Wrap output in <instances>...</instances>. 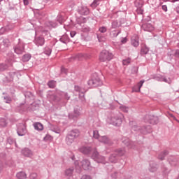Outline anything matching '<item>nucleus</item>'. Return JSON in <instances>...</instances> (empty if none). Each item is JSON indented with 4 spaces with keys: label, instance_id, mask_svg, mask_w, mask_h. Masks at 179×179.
<instances>
[{
    "label": "nucleus",
    "instance_id": "bb28decb",
    "mask_svg": "<svg viewBox=\"0 0 179 179\" xmlns=\"http://www.w3.org/2000/svg\"><path fill=\"white\" fill-rule=\"evenodd\" d=\"M123 65H129V64H131V59H124L122 62Z\"/></svg>",
    "mask_w": 179,
    "mask_h": 179
},
{
    "label": "nucleus",
    "instance_id": "1a4fd4ad",
    "mask_svg": "<svg viewBox=\"0 0 179 179\" xmlns=\"http://www.w3.org/2000/svg\"><path fill=\"white\" fill-rule=\"evenodd\" d=\"M80 135V132L79 131V130H73L69 134V136H70L71 138H73L74 140L76 139V138L79 137Z\"/></svg>",
    "mask_w": 179,
    "mask_h": 179
},
{
    "label": "nucleus",
    "instance_id": "f257e3e1",
    "mask_svg": "<svg viewBox=\"0 0 179 179\" xmlns=\"http://www.w3.org/2000/svg\"><path fill=\"white\" fill-rule=\"evenodd\" d=\"M111 59H113V54L107 50L102 51L99 55L101 62H107V61H111Z\"/></svg>",
    "mask_w": 179,
    "mask_h": 179
},
{
    "label": "nucleus",
    "instance_id": "09e8293b",
    "mask_svg": "<svg viewBox=\"0 0 179 179\" xmlns=\"http://www.w3.org/2000/svg\"><path fill=\"white\" fill-rule=\"evenodd\" d=\"M167 0H164V2H166Z\"/></svg>",
    "mask_w": 179,
    "mask_h": 179
},
{
    "label": "nucleus",
    "instance_id": "f3484780",
    "mask_svg": "<svg viewBox=\"0 0 179 179\" xmlns=\"http://www.w3.org/2000/svg\"><path fill=\"white\" fill-rule=\"evenodd\" d=\"M80 152L82 153H84V155H88V153H90V148L89 147H83L80 148Z\"/></svg>",
    "mask_w": 179,
    "mask_h": 179
},
{
    "label": "nucleus",
    "instance_id": "72a5a7b5",
    "mask_svg": "<svg viewBox=\"0 0 179 179\" xmlns=\"http://www.w3.org/2000/svg\"><path fill=\"white\" fill-rule=\"evenodd\" d=\"M127 41H128V39H127V38H123L121 40L122 44H125V43H127Z\"/></svg>",
    "mask_w": 179,
    "mask_h": 179
},
{
    "label": "nucleus",
    "instance_id": "49530a36",
    "mask_svg": "<svg viewBox=\"0 0 179 179\" xmlns=\"http://www.w3.org/2000/svg\"><path fill=\"white\" fill-rule=\"evenodd\" d=\"M31 176H34V177H37V175L36 173H33Z\"/></svg>",
    "mask_w": 179,
    "mask_h": 179
},
{
    "label": "nucleus",
    "instance_id": "79ce46f5",
    "mask_svg": "<svg viewBox=\"0 0 179 179\" xmlns=\"http://www.w3.org/2000/svg\"><path fill=\"white\" fill-rule=\"evenodd\" d=\"M3 169V165H2V162H0V171Z\"/></svg>",
    "mask_w": 179,
    "mask_h": 179
},
{
    "label": "nucleus",
    "instance_id": "7c9ffc66",
    "mask_svg": "<svg viewBox=\"0 0 179 179\" xmlns=\"http://www.w3.org/2000/svg\"><path fill=\"white\" fill-rule=\"evenodd\" d=\"M120 110L124 113H128V108L126 106H120Z\"/></svg>",
    "mask_w": 179,
    "mask_h": 179
},
{
    "label": "nucleus",
    "instance_id": "ea45409f",
    "mask_svg": "<svg viewBox=\"0 0 179 179\" xmlns=\"http://www.w3.org/2000/svg\"><path fill=\"white\" fill-rule=\"evenodd\" d=\"M24 5H29V0H23Z\"/></svg>",
    "mask_w": 179,
    "mask_h": 179
},
{
    "label": "nucleus",
    "instance_id": "a211bd4d",
    "mask_svg": "<svg viewBox=\"0 0 179 179\" xmlns=\"http://www.w3.org/2000/svg\"><path fill=\"white\" fill-rule=\"evenodd\" d=\"M36 43L37 45H43L44 44V38L43 37H39L36 38Z\"/></svg>",
    "mask_w": 179,
    "mask_h": 179
},
{
    "label": "nucleus",
    "instance_id": "c9c22d12",
    "mask_svg": "<svg viewBox=\"0 0 179 179\" xmlns=\"http://www.w3.org/2000/svg\"><path fill=\"white\" fill-rule=\"evenodd\" d=\"M71 37H75L76 36V32L75 31H73L70 33Z\"/></svg>",
    "mask_w": 179,
    "mask_h": 179
},
{
    "label": "nucleus",
    "instance_id": "4468645a",
    "mask_svg": "<svg viewBox=\"0 0 179 179\" xmlns=\"http://www.w3.org/2000/svg\"><path fill=\"white\" fill-rule=\"evenodd\" d=\"M141 52L143 55H145L149 52V48L146 45L143 44L141 47Z\"/></svg>",
    "mask_w": 179,
    "mask_h": 179
},
{
    "label": "nucleus",
    "instance_id": "412c9836",
    "mask_svg": "<svg viewBox=\"0 0 179 179\" xmlns=\"http://www.w3.org/2000/svg\"><path fill=\"white\" fill-rule=\"evenodd\" d=\"M74 141L75 140L72 137H71L69 135L67 136V138L66 139L67 145H71V144L73 143Z\"/></svg>",
    "mask_w": 179,
    "mask_h": 179
},
{
    "label": "nucleus",
    "instance_id": "6e6552de",
    "mask_svg": "<svg viewBox=\"0 0 179 179\" xmlns=\"http://www.w3.org/2000/svg\"><path fill=\"white\" fill-rule=\"evenodd\" d=\"M143 83H145V80H141L137 85L133 87V92H141V87L143 86Z\"/></svg>",
    "mask_w": 179,
    "mask_h": 179
},
{
    "label": "nucleus",
    "instance_id": "f704fd0d",
    "mask_svg": "<svg viewBox=\"0 0 179 179\" xmlns=\"http://www.w3.org/2000/svg\"><path fill=\"white\" fill-rule=\"evenodd\" d=\"M81 179H92V178H90L89 176L84 175L82 176Z\"/></svg>",
    "mask_w": 179,
    "mask_h": 179
},
{
    "label": "nucleus",
    "instance_id": "2eb2a0df",
    "mask_svg": "<svg viewBox=\"0 0 179 179\" xmlns=\"http://www.w3.org/2000/svg\"><path fill=\"white\" fill-rule=\"evenodd\" d=\"M17 178L18 179H26L27 178V175L24 172H19L17 173Z\"/></svg>",
    "mask_w": 179,
    "mask_h": 179
},
{
    "label": "nucleus",
    "instance_id": "c85d7f7f",
    "mask_svg": "<svg viewBox=\"0 0 179 179\" xmlns=\"http://www.w3.org/2000/svg\"><path fill=\"white\" fill-rule=\"evenodd\" d=\"M0 125L1 127H6V121L2 119L1 120H0Z\"/></svg>",
    "mask_w": 179,
    "mask_h": 179
},
{
    "label": "nucleus",
    "instance_id": "f8f14e48",
    "mask_svg": "<svg viewBox=\"0 0 179 179\" xmlns=\"http://www.w3.org/2000/svg\"><path fill=\"white\" fill-rule=\"evenodd\" d=\"M79 12H80V15H87L90 13L89 8H87V7H86V6H82L79 9Z\"/></svg>",
    "mask_w": 179,
    "mask_h": 179
},
{
    "label": "nucleus",
    "instance_id": "473e14b6",
    "mask_svg": "<svg viewBox=\"0 0 179 179\" xmlns=\"http://www.w3.org/2000/svg\"><path fill=\"white\" fill-rule=\"evenodd\" d=\"M137 13H139L140 15H142L143 13V10L142 8H139L137 9Z\"/></svg>",
    "mask_w": 179,
    "mask_h": 179
},
{
    "label": "nucleus",
    "instance_id": "58836bf2",
    "mask_svg": "<svg viewBox=\"0 0 179 179\" xmlns=\"http://www.w3.org/2000/svg\"><path fill=\"white\" fill-rule=\"evenodd\" d=\"M162 9H163V10H164L165 12H167V6H162Z\"/></svg>",
    "mask_w": 179,
    "mask_h": 179
},
{
    "label": "nucleus",
    "instance_id": "c03bdc74",
    "mask_svg": "<svg viewBox=\"0 0 179 179\" xmlns=\"http://www.w3.org/2000/svg\"><path fill=\"white\" fill-rule=\"evenodd\" d=\"M92 83H94L93 80L89 81V85H92Z\"/></svg>",
    "mask_w": 179,
    "mask_h": 179
},
{
    "label": "nucleus",
    "instance_id": "a19ab883",
    "mask_svg": "<svg viewBox=\"0 0 179 179\" xmlns=\"http://www.w3.org/2000/svg\"><path fill=\"white\" fill-rule=\"evenodd\" d=\"M45 54H47V55H50V54H51V49H48V52H45Z\"/></svg>",
    "mask_w": 179,
    "mask_h": 179
},
{
    "label": "nucleus",
    "instance_id": "e433bc0d",
    "mask_svg": "<svg viewBox=\"0 0 179 179\" xmlns=\"http://www.w3.org/2000/svg\"><path fill=\"white\" fill-rule=\"evenodd\" d=\"M175 55H176L178 58H179V50H176L175 51Z\"/></svg>",
    "mask_w": 179,
    "mask_h": 179
},
{
    "label": "nucleus",
    "instance_id": "b1692460",
    "mask_svg": "<svg viewBox=\"0 0 179 179\" xmlns=\"http://www.w3.org/2000/svg\"><path fill=\"white\" fill-rule=\"evenodd\" d=\"M49 87H50L51 89H54V87H55V81L54 80H51L48 83Z\"/></svg>",
    "mask_w": 179,
    "mask_h": 179
},
{
    "label": "nucleus",
    "instance_id": "4be33fe9",
    "mask_svg": "<svg viewBox=\"0 0 179 179\" xmlns=\"http://www.w3.org/2000/svg\"><path fill=\"white\" fill-rule=\"evenodd\" d=\"M30 58H31V56H30V55H25L22 57V61L23 62H27L30 61Z\"/></svg>",
    "mask_w": 179,
    "mask_h": 179
},
{
    "label": "nucleus",
    "instance_id": "f03ea898",
    "mask_svg": "<svg viewBox=\"0 0 179 179\" xmlns=\"http://www.w3.org/2000/svg\"><path fill=\"white\" fill-rule=\"evenodd\" d=\"M122 117V115L120 117H115L111 118V124L113 125H115L116 127H119V125H121L122 124V119L121 118Z\"/></svg>",
    "mask_w": 179,
    "mask_h": 179
},
{
    "label": "nucleus",
    "instance_id": "423d86ee",
    "mask_svg": "<svg viewBox=\"0 0 179 179\" xmlns=\"http://www.w3.org/2000/svg\"><path fill=\"white\" fill-rule=\"evenodd\" d=\"M27 132L26 130V126H24V124H21L19 127H18V130H17V134L20 136H23Z\"/></svg>",
    "mask_w": 179,
    "mask_h": 179
},
{
    "label": "nucleus",
    "instance_id": "4c0bfd02",
    "mask_svg": "<svg viewBox=\"0 0 179 179\" xmlns=\"http://www.w3.org/2000/svg\"><path fill=\"white\" fill-rule=\"evenodd\" d=\"M75 90H76V92H80V86H75Z\"/></svg>",
    "mask_w": 179,
    "mask_h": 179
},
{
    "label": "nucleus",
    "instance_id": "dca6fc26",
    "mask_svg": "<svg viewBox=\"0 0 179 179\" xmlns=\"http://www.w3.org/2000/svg\"><path fill=\"white\" fill-rule=\"evenodd\" d=\"M82 57H84V58H85V59H89L90 58H92V56L90 55H83V54H78L76 56V58H78V59H80V58H82Z\"/></svg>",
    "mask_w": 179,
    "mask_h": 179
},
{
    "label": "nucleus",
    "instance_id": "39448f33",
    "mask_svg": "<svg viewBox=\"0 0 179 179\" xmlns=\"http://www.w3.org/2000/svg\"><path fill=\"white\" fill-rule=\"evenodd\" d=\"M92 159H94L98 162V163H103L104 162V157L99 155V152H97V151L94 152Z\"/></svg>",
    "mask_w": 179,
    "mask_h": 179
},
{
    "label": "nucleus",
    "instance_id": "cd10ccee",
    "mask_svg": "<svg viewBox=\"0 0 179 179\" xmlns=\"http://www.w3.org/2000/svg\"><path fill=\"white\" fill-rule=\"evenodd\" d=\"M43 139L44 141H52V137L48 134L44 137Z\"/></svg>",
    "mask_w": 179,
    "mask_h": 179
},
{
    "label": "nucleus",
    "instance_id": "2f4dec72",
    "mask_svg": "<svg viewBox=\"0 0 179 179\" xmlns=\"http://www.w3.org/2000/svg\"><path fill=\"white\" fill-rule=\"evenodd\" d=\"M53 100H54L55 101H57V102L61 101V99H60L59 97L57 96H53Z\"/></svg>",
    "mask_w": 179,
    "mask_h": 179
},
{
    "label": "nucleus",
    "instance_id": "c756f323",
    "mask_svg": "<svg viewBox=\"0 0 179 179\" xmlns=\"http://www.w3.org/2000/svg\"><path fill=\"white\" fill-rule=\"evenodd\" d=\"M99 31L101 33H106V31H107V28H106L104 27H101L99 28Z\"/></svg>",
    "mask_w": 179,
    "mask_h": 179
},
{
    "label": "nucleus",
    "instance_id": "aec40b11",
    "mask_svg": "<svg viewBox=\"0 0 179 179\" xmlns=\"http://www.w3.org/2000/svg\"><path fill=\"white\" fill-rule=\"evenodd\" d=\"M99 142H102V143H108V138H107V136H101L99 137Z\"/></svg>",
    "mask_w": 179,
    "mask_h": 179
},
{
    "label": "nucleus",
    "instance_id": "9b49d317",
    "mask_svg": "<svg viewBox=\"0 0 179 179\" xmlns=\"http://www.w3.org/2000/svg\"><path fill=\"white\" fill-rule=\"evenodd\" d=\"M22 155H24V156H26L27 157H31V156H33V152H31V151L29 150V148H24V150H22Z\"/></svg>",
    "mask_w": 179,
    "mask_h": 179
},
{
    "label": "nucleus",
    "instance_id": "393cba45",
    "mask_svg": "<svg viewBox=\"0 0 179 179\" xmlns=\"http://www.w3.org/2000/svg\"><path fill=\"white\" fill-rule=\"evenodd\" d=\"M101 137V136L99 134V131H94V138H95V139H100Z\"/></svg>",
    "mask_w": 179,
    "mask_h": 179
},
{
    "label": "nucleus",
    "instance_id": "9d476101",
    "mask_svg": "<svg viewBox=\"0 0 179 179\" xmlns=\"http://www.w3.org/2000/svg\"><path fill=\"white\" fill-rule=\"evenodd\" d=\"M142 27L145 31H153L155 29L151 24H144Z\"/></svg>",
    "mask_w": 179,
    "mask_h": 179
},
{
    "label": "nucleus",
    "instance_id": "5701e85b",
    "mask_svg": "<svg viewBox=\"0 0 179 179\" xmlns=\"http://www.w3.org/2000/svg\"><path fill=\"white\" fill-rule=\"evenodd\" d=\"M73 171V169H67V170L65 171V175H66L67 177H71V176H72Z\"/></svg>",
    "mask_w": 179,
    "mask_h": 179
},
{
    "label": "nucleus",
    "instance_id": "a878e982",
    "mask_svg": "<svg viewBox=\"0 0 179 179\" xmlns=\"http://www.w3.org/2000/svg\"><path fill=\"white\" fill-rule=\"evenodd\" d=\"M169 152L166 151H164V152L161 153V155H159V159H160V160H163L164 159V156H166V155H168Z\"/></svg>",
    "mask_w": 179,
    "mask_h": 179
},
{
    "label": "nucleus",
    "instance_id": "37998d69",
    "mask_svg": "<svg viewBox=\"0 0 179 179\" xmlns=\"http://www.w3.org/2000/svg\"><path fill=\"white\" fill-rule=\"evenodd\" d=\"M176 12L177 13H179V6L176 7Z\"/></svg>",
    "mask_w": 179,
    "mask_h": 179
},
{
    "label": "nucleus",
    "instance_id": "de8ad7c7",
    "mask_svg": "<svg viewBox=\"0 0 179 179\" xmlns=\"http://www.w3.org/2000/svg\"><path fill=\"white\" fill-rule=\"evenodd\" d=\"M176 120V121H177V122H179V120H177V119H175Z\"/></svg>",
    "mask_w": 179,
    "mask_h": 179
},
{
    "label": "nucleus",
    "instance_id": "20e7f679",
    "mask_svg": "<svg viewBox=\"0 0 179 179\" xmlns=\"http://www.w3.org/2000/svg\"><path fill=\"white\" fill-rule=\"evenodd\" d=\"M16 54H23L24 52V44L20 43L15 48Z\"/></svg>",
    "mask_w": 179,
    "mask_h": 179
},
{
    "label": "nucleus",
    "instance_id": "ddd939ff",
    "mask_svg": "<svg viewBox=\"0 0 179 179\" xmlns=\"http://www.w3.org/2000/svg\"><path fill=\"white\" fill-rule=\"evenodd\" d=\"M34 129H36V131H43V129H44V127L40 122L34 123Z\"/></svg>",
    "mask_w": 179,
    "mask_h": 179
},
{
    "label": "nucleus",
    "instance_id": "0eeeda50",
    "mask_svg": "<svg viewBox=\"0 0 179 179\" xmlns=\"http://www.w3.org/2000/svg\"><path fill=\"white\" fill-rule=\"evenodd\" d=\"M131 44L134 47L139 45V36L138 35H134L131 37Z\"/></svg>",
    "mask_w": 179,
    "mask_h": 179
},
{
    "label": "nucleus",
    "instance_id": "8fccbe9b",
    "mask_svg": "<svg viewBox=\"0 0 179 179\" xmlns=\"http://www.w3.org/2000/svg\"><path fill=\"white\" fill-rule=\"evenodd\" d=\"M178 179H179V177L178 178Z\"/></svg>",
    "mask_w": 179,
    "mask_h": 179
},
{
    "label": "nucleus",
    "instance_id": "a18cd8bd",
    "mask_svg": "<svg viewBox=\"0 0 179 179\" xmlns=\"http://www.w3.org/2000/svg\"><path fill=\"white\" fill-rule=\"evenodd\" d=\"M178 1H179V0H171V2H173L174 3V2H178Z\"/></svg>",
    "mask_w": 179,
    "mask_h": 179
},
{
    "label": "nucleus",
    "instance_id": "7ed1b4c3",
    "mask_svg": "<svg viewBox=\"0 0 179 179\" xmlns=\"http://www.w3.org/2000/svg\"><path fill=\"white\" fill-rule=\"evenodd\" d=\"M79 167H82L84 170H89L90 169V162L87 159H84L79 164Z\"/></svg>",
    "mask_w": 179,
    "mask_h": 179
},
{
    "label": "nucleus",
    "instance_id": "6ab92c4d",
    "mask_svg": "<svg viewBox=\"0 0 179 179\" xmlns=\"http://www.w3.org/2000/svg\"><path fill=\"white\" fill-rule=\"evenodd\" d=\"M99 4H100V1L94 0L93 1V3L91 4V8L94 9V8H97V6H99Z\"/></svg>",
    "mask_w": 179,
    "mask_h": 179
}]
</instances>
